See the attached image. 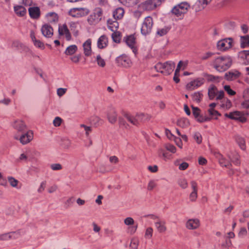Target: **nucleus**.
Returning <instances> with one entry per match:
<instances>
[{
	"label": "nucleus",
	"instance_id": "nucleus-64",
	"mask_svg": "<svg viewBox=\"0 0 249 249\" xmlns=\"http://www.w3.org/2000/svg\"><path fill=\"white\" fill-rule=\"evenodd\" d=\"M242 96L244 99L249 100V88L246 89L243 91Z\"/></svg>",
	"mask_w": 249,
	"mask_h": 249
},
{
	"label": "nucleus",
	"instance_id": "nucleus-41",
	"mask_svg": "<svg viewBox=\"0 0 249 249\" xmlns=\"http://www.w3.org/2000/svg\"><path fill=\"white\" fill-rule=\"evenodd\" d=\"M9 233L10 239H16L20 237L22 235L23 232L21 231H16L9 232Z\"/></svg>",
	"mask_w": 249,
	"mask_h": 249
},
{
	"label": "nucleus",
	"instance_id": "nucleus-59",
	"mask_svg": "<svg viewBox=\"0 0 249 249\" xmlns=\"http://www.w3.org/2000/svg\"><path fill=\"white\" fill-rule=\"evenodd\" d=\"M62 120L59 117H56L53 121V124L55 126H59L61 125Z\"/></svg>",
	"mask_w": 249,
	"mask_h": 249
},
{
	"label": "nucleus",
	"instance_id": "nucleus-49",
	"mask_svg": "<svg viewBox=\"0 0 249 249\" xmlns=\"http://www.w3.org/2000/svg\"><path fill=\"white\" fill-rule=\"evenodd\" d=\"M35 46L37 48H40L41 49H44V45L42 42L37 39H35L33 41Z\"/></svg>",
	"mask_w": 249,
	"mask_h": 249
},
{
	"label": "nucleus",
	"instance_id": "nucleus-48",
	"mask_svg": "<svg viewBox=\"0 0 249 249\" xmlns=\"http://www.w3.org/2000/svg\"><path fill=\"white\" fill-rule=\"evenodd\" d=\"M153 229L151 227H148L146 229L144 237L147 239H150L153 235Z\"/></svg>",
	"mask_w": 249,
	"mask_h": 249
},
{
	"label": "nucleus",
	"instance_id": "nucleus-55",
	"mask_svg": "<svg viewBox=\"0 0 249 249\" xmlns=\"http://www.w3.org/2000/svg\"><path fill=\"white\" fill-rule=\"evenodd\" d=\"M224 89L230 95L232 96L236 94L235 91L231 89L230 86L229 85L224 86Z\"/></svg>",
	"mask_w": 249,
	"mask_h": 249
},
{
	"label": "nucleus",
	"instance_id": "nucleus-52",
	"mask_svg": "<svg viewBox=\"0 0 249 249\" xmlns=\"http://www.w3.org/2000/svg\"><path fill=\"white\" fill-rule=\"evenodd\" d=\"M111 36H112V38L114 42L117 43L120 41V34L119 32H116V31L113 32V33L112 34Z\"/></svg>",
	"mask_w": 249,
	"mask_h": 249
},
{
	"label": "nucleus",
	"instance_id": "nucleus-38",
	"mask_svg": "<svg viewBox=\"0 0 249 249\" xmlns=\"http://www.w3.org/2000/svg\"><path fill=\"white\" fill-rule=\"evenodd\" d=\"M236 141L242 149L245 150L246 149L245 140L243 138L240 136H237Z\"/></svg>",
	"mask_w": 249,
	"mask_h": 249
},
{
	"label": "nucleus",
	"instance_id": "nucleus-12",
	"mask_svg": "<svg viewBox=\"0 0 249 249\" xmlns=\"http://www.w3.org/2000/svg\"><path fill=\"white\" fill-rule=\"evenodd\" d=\"M204 83V80L202 78H198L191 81L186 86L187 89L189 90H194L202 85Z\"/></svg>",
	"mask_w": 249,
	"mask_h": 249
},
{
	"label": "nucleus",
	"instance_id": "nucleus-36",
	"mask_svg": "<svg viewBox=\"0 0 249 249\" xmlns=\"http://www.w3.org/2000/svg\"><path fill=\"white\" fill-rule=\"evenodd\" d=\"M241 47L242 48L249 46V36L247 35L240 37Z\"/></svg>",
	"mask_w": 249,
	"mask_h": 249
},
{
	"label": "nucleus",
	"instance_id": "nucleus-31",
	"mask_svg": "<svg viewBox=\"0 0 249 249\" xmlns=\"http://www.w3.org/2000/svg\"><path fill=\"white\" fill-rule=\"evenodd\" d=\"M240 58L245 60L246 64H249V51L245 50L241 51L238 53Z\"/></svg>",
	"mask_w": 249,
	"mask_h": 249
},
{
	"label": "nucleus",
	"instance_id": "nucleus-26",
	"mask_svg": "<svg viewBox=\"0 0 249 249\" xmlns=\"http://www.w3.org/2000/svg\"><path fill=\"white\" fill-rule=\"evenodd\" d=\"M166 222L164 220H159L155 223V226L159 232L163 233L165 232L167 230L165 226Z\"/></svg>",
	"mask_w": 249,
	"mask_h": 249
},
{
	"label": "nucleus",
	"instance_id": "nucleus-56",
	"mask_svg": "<svg viewBox=\"0 0 249 249\" xmlns=\"http://www.w3.org/2000/svg\"><path fill=\"white\" fill-rule=\"evenodd\" d=\"M121 3L127 6H130L133 5L135 1V0H118Z\"/></svg>",
	"mask_w": 249,
	"mask_h": 249
},
{
	"label": "nucleus",
	"instance_id": "nucleus-45",
	"mask_svg": "<svg viewBox=\"0 0 249 249\" xmlns=\"http://www.w3.org/2000/svg\"><path fill=\"white\" fill-rule=\"evenodd\" d=\"M187 64L182 61H180L177 67V68L175 70L176 73H179L180 70L182 69L184 70L185 69Z\"/></svg>",
	"mask_w": 249,
	"mask_h": 249
},
{
	"label": "nucleus",
	"instance_id": "nucleus-23",
	"mask_svg": "<svg viewBox=\"0 0 249 249\" xmlns=\"http://www.w3.org/2000/svg\"><path fill=\"white\" fill-rule=\"evenodd\" d=\"M28 11L29 15L32 18L37 19L39 18L40 12L38 7H30Z\"/></svg>",
	"mask_w": 249,
	"mask_h": 249
},
{
	"label": "nucleus",
	"instance_id": "nucleus-19",
	"mask_svg": "<svg viewBox=\"0 0 249 249\" xmlns=\"http://www.w3.org/2000/svg\"><path fill=\"white\" fill-rule=\"evenodd\" d=\"M83 48L85 56H89L91 54V39H87L83 44Z\"/></svg>",
	"mask_w": 249,
	"mask_h": 249
},
{
	"label": "nucleus",
	"instance_id": "nucleus-44",
	"mask_svg": "<svg viewBox=\"0 0 249 249\" xmlns=\"http://www.w3.org/2000/svg\"><path fill=\"white\" fill-rule=\"evenodd\" d=\"M7 180L12 187H17L18 184V181L17 179H15L12 177H8L7 178Z\"/></svg>",
	"mask_w": 249,
	"mask_h": 249
},
{
	"label": "nucleus",
	"instance_id": "nucleus-15",
	"mask_svg": "<svg viewBox=\"0 0 249 249\" xmlns=\"http://www.w3.org/2000/svg\"><path fill=\"white\" fill-rule=\"evenodd\" d=\"M212 0H197L194 5L196 11L198 12L203 10Z\"/></svg>",
	"mask_w": 249,
	"mask_h": 249
},
{
	"label": "nucleus",
	"instance_id": "nucleus-30",
	"mask_svg": "<svg viewBox=\"0 0 249 249\" xmlns=\"http://www.w3.org/2000/svg\"><path fill=\"white\" fill-rule=\"evenodd\" d=\"M107 26L111 31H117L119 27V23L116 20L113 21L111 19H109L107 20Z\"/></svg>",
	"mask_w": 249,
	"mask_h": 249
},
{
	"label": "nucleus",
	"instance_id": "nucleus-32",
	"mask_svg": "<svg viewBox=\"0 0 249 249\" xmlns=\"http://www.w3.org/2000/svg\"><path fill=\"white\" fill-rule=\"evenodd\" d=\"M46 17L47 20L50 23H55L58 21V17L57 15L54 12L48 13Z\"/></svg>",
	"mask_w": 249,
	"mask_h": 249
},
{
	"label": "nucleus",
	"instance_id": "nucleus-1",
	"mask_svg": "<svg viewBox=\"0 0 249 249\" xmlns=\"http://www.w3.org/2000/svg\"><path fill=\"white\" fill-rule=\"evenodd\" d=\"M232 64V59L229 56H220L215 58L213 62V67L219 71L228 69Z\"/></svg>",
	"mask_w": 249,
	"mask_h": 249
},
{
	"label": "nucleus",
	"instance_id": "nucleus-8",
	"mask_svg": "<svg viewBox=\"0 0 249 249\" xmlns=\"http://www.w3.org/2000/svg\"><path fill=\"white\" fill-rule=\"evenodd\" d=\"M190 7L187 2H183L175 6L172 9V13L178 17L182 16L186 13Z\"/></svg>",
	"mask_w": 249,
	"mask_h": 249
},
{
	"label": "nucleus",
	"instance_id": "nucleus-6",
	"mask_svg": "<svg viewBox=\"0 0 249 249\" xmlns=\"http://www.w3.org/2000/svg\"><path fill=\"white\" fill-rule=\"evenodd\" d=\"M89 13V10L87 8L77 7L71 9L69 15L72 17L80 18L86 16Z\"/></svg>",
	"mask_w": 249,
	"mask_h": 249
},
{
	"label": "nucleus",
	"instance_id": "nucleus-13",
	"mask_svg": "<svg viewBox=\"0 0 249 249\" xmlns=\"http://www.w3.org/2000/svg\"><path fill=\"white\" fill-rule=\"evenodd\" d=\"M116 62L119 65L125 68H129L132 65V62L130 58L125 55H122L116 58Z\"/></svg>",
	"mask_w": 249,
	"mask_h": 249
},
{
	"label": "nucleus",
	"instance_id": "nucleus-29",
	"mask_svg": "<svg viewBox=\"0 0 249 249\" xmlns=\"http://www.w3.org/2000/svg\"><path fill=\"white\" fill-rule=\"evenodd\" d=\"M14 9L15 13L18 16H24L26 13V9L22 6L16 5L14 6Z\"/></svg>",
	"mask_w": 249,
	"mask_h": 249
},
{
	"label": "nucleus",
	"instance_id": "nucleus-27",
	"mask_svg": "<svg viewBox=\"0 0 249 249\" xmlns=\"http://www.w3.org/2000/svg\"><path fill=\"white\" fill-rule=\"evenodd\" d=\"M239 72L235 70H232L226 72L225 74V78L228 80H233L238 77Z\"/></svg>",
	"mask_w": 249,
	"mask_h": 249
},
{
	"label": "nucleus",
	"instance_id": "nucleus-40",
	"mask_svg": "<svg viewBox=\"0 0 249 249\" xmlns=\"http://www.w3.org/2000/svg\"><path fill=\"white\" fill-rule=\"evenodd\" d=\"M178 125L182 128H185L189 126V122L186 119H180L178 121Z\"/></svg>",
	"mask_w": 249,
	"mask_h": 249
},
{
	"label": "nucleus",
	"instance_id": "nucleus-42",
	"mask_svg": "<svg viewBox=\"0 0 249 249\" xmlns=\"http://www.w3.org/2000/svg\"><path fill=\"white\" fill-rule=\"evenodd\" d=\"M217 91V89L214 87H213L209 89L208 91V95L209 98L211 99H213L214 97H215Z\"/></svg>",
	"mask_w": 249,
	"mask_h": 249
},
{
	"label": "nucleus",
	"instance_id": "nucleus-37",
	"mask_svg": "<svg viewBox=\"0 0 249 249\" xmlns=\"http://www.w3.org/2000/svg\"><path fill=\"white\" fill-rule=\"evenodd\" d=\"M124 116L131 124L135 125H138V123L136 120L135 116L129 114H125Z\"/></svg>",
	"mask_w": 249,
	"mask_h": 249
},
{
	"label": "nucleus",
	"instance_id": "nucleus-53",
	"mask_svg": "<svg viewBox=\"0 0 249 249\" xmlns=\"http://www.w3.org/2000/svg\"><path fill=\"white\" fill-rule=\"evenodd\" d=\"M178 184L182 189H186L188 187V182L186 179H180L178 181Z\"/></svg>",
	"mask_w": 249,
	"mask_h": 249
},
{
	"label": "nucleus",
	"instance_id": "nucleus-34",
	"mask_svg": "<svg viewBox=\"0 0 249 249\" xmlns=\"http://www.w3.org/2000/svg\"><path fill=\"white\" fill-rule=\"evenodd\" d=\"M60 145L65 149H68L71 145V141L67 138H62Z\"/></svg>",
	"mask_w": 249,
	"mask_h": 249
},
{
	"label": "nucleus",
	"instance_id": "nucleus-28",
	"mask_svg": "<svg viewBox=\"0 0 249 249\" xmlns=\"http://www.w3.org/2000/svg\"><path fill=\"white\" fill-rule=\"evenodd\" d=\"M124 11L123 8L119 7L113 12V16L115 19H121L124 15Z\"/></svg>",
	"mask_w": 249,
	"mask_h": 249
},
{
	"label": "nucleus",
	"instance_id": "nucleus-54",
	"mask_svg": "<svg viewBox=\"0 0 249 249\" xmlns=\"http://www.w3.org/2000/svg\"><path fill=\"white\" fill-rule=\"evenodd\" d=\"M12 47L21 50L22 47H24V45L20 41L16 40L13 42Z\"/></svg>",
	"mask_w": 249,
	"mask_h": 249
},
{
	"label": "nucleus",
	"instance_id": "nucleus-61",
	"mask_svg": "<svg viewBox=\"0 0 249 249\" xmlns=\"http://www.w3.org/2000/svg\"><path fill=\"white\" fill-rule=\"evenodd\" d=\"M119 124L120 127H124V128H127L128 124L126 123L122 117H119L118 119Z\"/></svg>",
	"mask_w": 249,
	"mask_h": 249
},
{
	"label": "nucleus",
	"instance_id": "nucleus-4",
	"mask_svg": "<svg viewBox=\"0 0 249 249\" xmlns=\"http://www.w3.org/2000/svg\"><path fill=\"white\" fill-rule=\"evenodd\" d=\"M102 14L103 11L101 8H95L88 18V22L90 25H95L97 24L102 18Z\"/></svg>",
	"mask_w": 249,
	"mask_h": 249
},
{
	"label": "nucleus",
	"instance_id": "nucleus-24",
	"mask_svg": "<svg viewBox=\"0 0 249 249\" xmlns=\"http://www.w3.org/2000/svg\"><path fill=\"white\" fill-rule=\"evenodd\" d=\"M135 116L136 117V120L138 123L139 124H140V123H141L150 120V119L151 118V116L150 115L147 114H144L143 113H137Z\"/></svg>",
	"mask_w": 249,
	"mask_h": 249
},
{
	"label": "nucleus",
	"instance_id": "nucleus-2",
	"mask_svg": "<svg viewBox=\"0 0 249 249\" xmlns=\"http://www.w3.org/2000/svg\"><path fill=\"white\" fill-rule=\"evenodd\" d=\"M176 64L172 61H168L165 63H158L155 66V70L164 75H170L174 71Z\"/></svg>",
	"mask_w": 249,
	"mask_h": 249
},
{
	"label": "nucleus",
	"instance_id": "nucleus-21",
	"mask_svg": "<svg viewBox=\"0 0 249 249\" xmlns=\"http://www.w3.org/2000/svg\"><path fill=\"white\" fill-rule=\"evenodd\" d=\"M126 44L132 50L134 53H136L137 49L135 47V38L133 35H130L125 38Z\"/></svg>",
	"mask_w": 249,
	"mask_h": 249
},
{
	"label": "nucleus",
	"instance_id": "nucleus-50",
	"mask_svg": "<svg viewBox=\"0 0 249 249\" xmlns=\"http://www.w3.org/2000/svg\"><path fill=\"white\" fill-rule=\"evenodd\" d=\"M219 163L223 166L229 167V165H231L229 161L223 156H221V158H219Z\"/></svg>",
	"mask_w": 249,
	"mask_h": 249
},
{
	"label": "nucleus",
	"instance_id": "nucleus-25",
	"mask_svg": "<svg viewBox=\"0 0 249 249\" xmlns=\"http://www.w3.org/2000/svg\"><path fill=\"white\" fill-rule=\"evenodd\" d=\"M108 44V38L105 35L101 36L98 39L97 47L99 49L106 48Z\"/></svg>",
	"mask_w": 249,
	"mask_h": 249
},
{
	"label": "nucleus",
	"instance_id": "nucleus-18",
	"mask_svg": "<svg viewBox=\"0 0 249 249\" xmlns=\"http://www.w3.org/2000/svg\"><path fill=\"white\" fill-rule=\"evenodd\" d=\"M185 226L189 230H196L200 226V221L197 218L190 219L186 222Z\"/></svg>",
	"mask_w": 249,
	"mask_h": 249
},
{
	"label": "nucleus",
	"instance_id": "nucleus-14",
	"mask_svg": "<svg viewBox=\"0 0 249 249\" xmlns=\"http://www.w3.org/2000/svg\"><path fill=\"white\" fill-rule=\"evenodd\" d=\"M192 108L193 111V114L198 122L202 123L209 121L211 119V118L209 117H204L200 115V110L199 108L195 107L192 106Z\"/></svg>",
	"mask_w": 249,
	"mask_h": 249
},
{
	"label": "nucleus",
	"instance_id": "nucleus-39",
	"mask_svg": "<svg viewBox=\"0 0 249 249\" xmlns=\"http://www.w3.org/2000/svg\"><path fill=\"white\" fill-rule=\"evenodd\" d=\"M95 60L97 65L101 67H104L106 66V62L105 60L101 56L100 54L97 55L95 57Z\"/></svg>",
	"mask_w": 249,
	"mask_h": 249
},
{
	"label": "nucleus",
	"instance_id": "nucleus-62",
	"mask_svg": "<svg viewBox=\"0 0 249 249\" xmlns=\"http://www.w3.org/2000/svg\"><path fill=\"white\" fill-rule=\"evenodd\" d=\"M156 186L157 183H156L155 181L151 180L149 182L148 184L147 189L148 190L151 191L153 190L154 188H155L156 187Z\"/></svg>",
	"mask_w": 249,
	"mask_h": 249
},
{
	"label": "nucleus",
	"instance_id": "nucleus-3",
	"mask_svg": "<svg viewBox=\"0 0 249 249\" xmlns=\"http://www.w3.org/2000/svg\"><path fill=\"white\" fill-rule=\"evenodd\" d=\"M124 225L126 226V232L130 235H133L137 231L138 224L131 217H127L124 220Z\"/></svg>",
	"mask_w": 249,
	"mask_h": 249
},
{
	"label": "nucleus",
	"instance_id": "nucleus-47",
	"mask_svg": "<svg viewBox=\"0 0 249 249\" xmlns=\"http://www.w3.org/2000/svg\"><path fill=\"white\" fill-rule=\"evenodd\" d=\"M208 111L209 115L211 116V118L216 119L218 116L220 115L217 111L214 109H209Z\"/></svg>",
	"mask_w": 249,
	"mask_h": 249
},
{
	"label": "nucleus",
	"instance_id": "nucleus-17",
	"mask_svg": "<svg viewBox=\"0 0 249 249\" xmlns=\"http://www.w3.org/2000/svg\"><path fill=\"white\" fill-rule=\"evenodd\" d=\"M41 31L43 36L47 38L51 37L53 33L52 27L48 24H45L42 26Z\"/></svg>",
	"mask_w": 249,
	"mask_h": 249
},
{
	"label": "nucleus",
	"instance_id": "nucleus-63",
	"mask_svg": "<svg viewBox=\"0 0 249 249\" xmlns=\"http://www.w3.org/2000/svg\"><path fill=\"white\" fill-rule=\"evenodd\" d=\"M81 54L75 55L71 56L70 59L74 63H78L81 59Z\"/></svg>",
	"mask_w": 249,
	"mask_h": 249
},
{
	"label": "nucleus",
	"instance_id": "nucleus-11",
	"mask_svg": "<svg viewBox=\"0 0 249 249\" xmlns=\"http://www.w3.org/2000/svg\"><path fill=\"white\" fill-rule=\"evenodd\" d=\"M232 40L231 38H225L219 40L217 43V47L219 50L224 51L232 47Z\"/></svg>",
	"mask_w": 249,
	"mask_h": 249
},
{
	"label": "nucleus",
	"instance_id": "nucleus-22",
	"mask_svg": "<svg viewBox=\"0 0 249 249\" xmlns=\"http://www.w3.org/2000/svg\"><path fill=\"white\" fill-rule=\"evenodd\" d=\"M13 126L15 129L18 130V132L23 131L26 127L24 123L20 120L15 121L13 122Z\"/></svg>",
	"mask_w": 249,
	"mask_h": 249
},
{
	"label": "nucleus",
	"instance_id": "nucleus-58",
	"mask_svg": "<svg viewBox=\"0 0 249 249\" xmlns=\"http://www.w3.org/2000/svg\"><path fill=\"white\" fill-rule=\"evenodd\" d=\"M194 138L198 144H200L202 142L201 135L198 132H196L194 134Z\"/></svg>",
	"mask_w": 249,
	"mask_h": 249
},
{
	"label": "nucleus",
	"instance_id": "nucleus-33",
	"mask_svg": "<svg viewBox=\"0 0 249 249\" xmlns=\"http://www.w3.org/2000/svg\"><path fill=\"white\" fill-rule=\"evenodd\" d=\"M78 48L75 45H70L67 48L64 53L68 55H72L77 52Z\"/></svg>",
	"mask_w": 249,
	"mask_h": 249
},
{
	"label": "nucleus",
	"instance_id": "nucleus-60",
	"mask_svg": "<svg viewBox=\"0 0 249 249\" xmlns=\"http://www.w3.org/2000/svg\"><path fill=\"white\" fill-rule=\"evenodd\" d=\"M223 102V107H225L226 108H230L232 106L231 101L228 99H224Z\"/></svg>",
	"mask_w": 249,
	"mask_h": 249
},
{
	"label": "nucleus",
	"instance_id": "nucleus-43",
	"mask_svg": "<svg viewBox=\"0 0 249 249\" xmlns=\"http://www.w3.org/2000/svg\"><path fill=\"white\" fill-rule=\"evenodd\" d=\"M192 96L193 101L198 103L200 101L202 98V94L200 92H196L193 94Z\"/></svg>",
	"mask_w": 249,
	"mask_h": 249
},
{
	"label": "nucleus",
	"instance_id": "nucleus-9",
	"mask_svg": "<svg viewBox=\"0 0 249 249\" xmlns=\"http://www.w3.org/2000/svg\"><path fill=\"white\" fill-rule=\"evenodd\" d=\"M33 136V132L31 130H29L20 136L17 134L15 135L14 138L16 140H18L21 144L24 145L30 142L32 140Z\"/></svg>",
	"mask_w": 249,
	"mask_h": 249
},
{
	"label": "nucleus",
	"instance_id": "nucleus-10",
	"mask_svg": "<svg viewBox=\"0 0 249 249\" xmlns=\"http://www.w3.org/2000/svg\"><path fill=\"white\" fill-rule=\"evenodd\" d=\"M248 115V114L242 112L235 111L229 114L226 113L225 116L231 119L237 120L241 123H245L247 121V116Z\"/></svg>",
	"mask_w": 249,
	"mask_h": 249
},
{
	"label": "nucleus",
	"instance_id": "nucleus-16",
	"mask_svg": "<svg viewBox=\"0 0 249 249\" xmlns=\"http://www.w3.org/2000/svg\"><path fill=\"white\" fill-rule=\"evenodd\" d=\"M59 36H65L67 40L71 39V35L66 24L59 25L58 27Z\"/></svg>",
	"mask_w": 249,
	"mask_h": 249
},
{
	"label": "nucleus",
	"instance_id": "nucleus-7",
	"mask_svg": "<svg viewBox=\"0 0 249 249\" xmlns=\"http://www.w3.org/2000/svg\"><path fill=\"white\" fill-rule=\"evenodd\" d=\"M161 3L160 0H146L141 3L139 7L143 10L151 11L160 5Z\"/></svg>",
	"mask_w": 249,
	"mask_h": 249
},
{
	"label": "nucleus",
	"instance_id": "nucleus-51",
	"mask_svg": "<svg viewBox=\"0 0 249 249\" xmlns=\"http://www.w3.org/2000/svg\"><path fill=\"white\" fill-rule=\"evenodd\" d=\"M50 168L53 171H58L62 169V166L60 163H53L51 164Z\"/></svg>",
	"mask_w": 249,
	"mask_h": 249
},
{
	"label": "nucleus",
	"instance_id": "nucleus-20",
	"mask_svg": "<svg viewBox=\"0 0 249 249\" xmlns=\"http://www.w3.org/2000/svg\"><path fill=\"white\" fill-rule=\"evenodd\" d=\"M107 119L108 122L111 124H115L117 120V113L114 108L110 109L107 113Z\"/></svg>",
	"mask_w": 249,
	"mask_h": 249
},
{
	"label": "nucleus",
	"instance_id": "nucleus-46",
	"mask_svg": "<svg viewBox=\"0 0 249 249\" xmlns=\"http://www.w3.org/2000/svg\"><path fill=\"white\" fill-rule=\"evenodd\" d=\"M139 240L137 238H133L131 240L130 248L131 249H138Z\"/></svg>",
	"mask_w": 249,
	"mask_h": 249
},
{
	"label": "nucleus",
	"instance_id": "nucleus-35",
	"mask_svg": "<svg viewBox=\"0 0 249 249\" xmlns=\"http://www.w3.org/2000/svg\"><path fill=\"white\" fill-rule=\"evenodd\" d=\"M239 158V156L238 154L236 152L231 153L229 155V158L230 160L235 165H238L240 163Z\"/></svg>",
	"mask_w": 249,
	"mask_h": 249
},
{
	"label": "nucleus",
	"instance_id": "nucleus-5",
	"mask_svg": "<svg viewBox=\"0 0 249 249\" xmlns=\"http://www.w3.org/2000/svg\"><path fill=\"white\" fill-rule=\"evenodd\" d=\"M153 25V19L151 17H147L143 20L141 26V31L142 35L146 36L152 31Z\"/></svg>",
	"mask_w": 249,
	"mask_h": 249
},
{
	"label": "nucleus",
	"instance_id": "nucleus-57",
	"mask_svg": "<svg viewBox=\"0 0 249 249\" xmlns=\"http://www.w3.org/2000/svg\"><path fill=\"white\" fill-rule=\"evenodd\" d=\"M169 31V29L168 28H164L160 29H159L157 31V34L160 36H163L166 35Z\"/></svg>",
	"mask_w": 249,
	"mask_h": 249
}]
</instances>
